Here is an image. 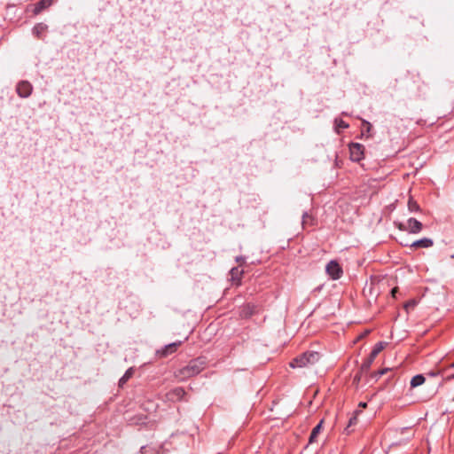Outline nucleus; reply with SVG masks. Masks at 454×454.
Returning <instances> with one entry per match:
<instances>
[{
  "mask_svg": "<svg viewBox=\"0 0 454 454\" xmlns=\"http://www.w3.org/2000/svg\"><path fill=\"white\" fill-rule=\"evenodd\" d=\"M205 364L206 362L201 357L193 359L187 365L178 370L177 372H176V377L180 380H185L203 371Z\"/></svg>",
  "mask_w": 454,
  "mask_h": 454,
  "instance_id": "f257e3e1",
  "label": "nucleus"
},
{
  "mask_svg": "<svg viewBox=\"0 0 454 454\" xmlns=\"http://www.w3.org/2000/svg\"><path fill=\"white\" fill-rule=\"evenodd\" d=\"M321 358V355L317 351H306L296 356L290 363L292 368H303L314 365Z\"/></svg>",
  "mask_w": 454,
  "mask_h": 454,
  "instance_id": "f03ea898",
  "label": "nucleus"
},
{
  "mask_svg": "<svg viewBox=\"0 0 454 454\" xmlns=\"http://www.w3.org/2000/svg\"><path fill=\"white\" fill-rule=\"evenodd\" d=\"M423 224L418 221L415 218H409L407 220V223H399L398 229L401 231H406L410 233L418 234L422 231Z\"/></svg>",
  "mask_w": 454,
  "mask_h": 454,
  "instance_id": "7ed1b4c3",
  "label": "nucleus"
},
{
  "mask_svg": "<svg viewBox=\"0 0 454 454\" xmlns=\"http://www.w3.org/2000/svg\"><path fill=\"white\" fill-rule=\"evenodd\" d=\"M385 342H378L374 348H372L369 357L363 363L362 370H368L376 358V356L383 350L385 348Z\"/></svg>",
  "mask_w": 454,
  "mask_h": 454,
  "instance_id": "20e7f679",
  "label": "nucleus"
},
{
  "mask_svg": "<svg viewBox=\"0 0 454 454\" xmlns=\"http://www.w3.org/2000/svg\"><path fill=\"white\" fill-rule=\"evenodd\" d=\"M33 91V86L28 81H20L16 86V92L22 98H28Z\"/></svg>",
  "mask_w": 454,
  "mask_h": 454,
  "instance_id": "39448f33",
  "label": "nucleus"
},
{
  "mask_svg": "<svg viewBox=\"0 0 454 454\" xmlns=\"http://www.w3.org/2000/svg\"><path fill=\"white\" fill-rule=\"evenodd\" d=\"M326 273L333 279H339L342 275V269L336 261H331L325 267Z\"/></svg>",
  "mask_w": 454,
  "mask_h": 454,
  "instance_id": "423d86ee",
  "label": "nucleus"
},
{
  "mask_svg": "<svg viewBox=\"0 0 454 454\" xmlns=\"http://www.w3.org/2000/svg\"><path fill=\"white\" fill-rule=\"evenodd\" d=\"M349 153L353 161H359L364 157V146L358 143H353L349 145Z\"/></svg>",
  "mask_w": 454,
  "mask_h": 454,
  "instance_id": "0eeeda50",
  "label": "nucleus"
},
{
  "mask_svg": "<svg viewBox=\"0 0 454 454\" xmlns=\"http://www.w3.org/2000/svg\"><path fill=\"white\" fill-rule=\"evenodd\" d=\"M181 342H173V343H170L168 345H166L165 348L160 350V351H158V353L160 355V356L162 357H165V356H168V355L174 353L176 351L178 346H180Z\"/></svg>",
  "mask_w": 454,
  "mask_h": 454,
  "instance_id": "6e6552de",
  "label": "nucleus"
},
{
  "mask_svg": "<svg viewBox=\"0 0 454 454\" xmlns=\"http://www.w3.org/2000/svg\"><path fill=\"white\" fill-rule=\"evenodd\" d=\"M434 245V241L429 238H423L421 239L416 240L412 242L411 245L413 248H419V247H431Z\"/></svg>",
  "mask_w": 454,
  "mask_h": 454,
  "instance_id": "1a4fd4ad",
  "label": "nucleus"
},
{
  "mask_svg": "<svg viewBox=\"0 0 454 454\" xmlns=\"http://www.w3.org/2000/svg\"><path fill=\"white\" fill-rule=\"evenodd\" d=\"M323 423H324V420H321L313 429H312V432L310 434V436H309V443H314L317 442V437L318 436V434H320L321 430H322V427H323Z\"/></svg>",
  "mask_w": 454,
  "mask_h": 454,
  "instance_id": "9d476101",
  "label": "nucleus"
},
{
  "mask_svg": "<svg viewBox=\"0 0 454 454\" xmlns=\"http://www.w3.org/2000/svg\"><path fill=\"white\" fill-rule=\"evenodd\" d=\"M53 0H40L34 8V14L40 13L43 10L51 5Z\"/></svg>",
  "mask_w": 454,
  "mask_h": 454,
  "instance_id": "9b49d317",
  "label": "nucleus"
},
{
  "mask_svg": "<svg viewBox=\"0 0 454 454\" xmlns=\"http://www.w3.org/2000/svg\"><path fill=\"white\" fill-rule=\"evenodd\" d=\"M425 382V377L422 374H418L412 377L411 380V387H417Z\"/></svg>",
  "mask_w": 454,
  "mask_h": 454,
  "instance_id": "f8f14e48",
  "label": "nucleus"
},
{
  "mask_svg": "<svg viewBox=\"0 0 454 454\" xmlns=\"http://www.w3.org/2000/svg\"><path fill=\"white\" fill-rule=\"evenodd\" d=\"M133 368L128 369L119 380V386L122 387L133 375Z\"/></svg>",
  "mask_w": 454,
  "mask_h": 454,
  "instance_id": "ddd939ff",
  "label": "nucleus"
},
{
  "mask_svg": "<svg viewBox=\"0 0 454 454\" xmlns=\"http://www.w3.org/2000/svg\"><path fill=\"white\" fill-rule=\"evenodd\" d=\"M46 28H47L46 25H44L43 23H39L34 27L33 34L39 38L41 36V35L44 33Z\"/></svg>",
  "mask_w": 454,
  "mask_h": 454,
  "instance_id": "4468645a",
  "label": "nucleus"
},
{
  "mask_svg": "<svg viewBox=\"0 0 454 454\" xmlns=\"http://www.w3.org/2000/svg\"><path fill=\"white\" fill-rule=\"evenodd\" d=\"M408 208L411 212H417L419 210V206L415 200L410 199L408 201Z\"/></svg>",
  "mask_w": 454,
  "mask_h": 454,
  "instance_id": "2eb2a0df",
  "label": "nucleus"
},
{
  "mask_svg": "<svg viewBox=\"0 0 454 454\" xmlns=\"http://www.w3.org/2000/svg\"><path fill=\"white\" fill-rule=\"evenodd\" d=\"M360 411H356L355 415L349 419L348 425L347 428L345 429L348 434H349L348 427H350L352 426H355L357 423V417L356 416H357V414Z\"/></svg>",
  "mask_w": 454,
  "mask_h": 454,
  "instance_id": "dca6fc26",
  "label": "nucleus"
},
{
  "mask_svg": "<svg viewBox=\"0 0 454 454\" xmlns=\"http://www.w3.org/2000/svg\"><path fill=\"white\" fill-rule=\"evenodd\" d=\"M184 394L185 392L182 387H176L173 390V395H175L177 399H181Z\"/></svg>",
  "mask_w": 454,
  "mask_h": 454,
  "instance_id": "f3484780",
  "label": "nucleus"
},
{
  "mask_svg": "<svg viewBox=\"0 0 454 454\" xmlns=\"http://www.w3.org/2000/svg\"><path fill=\"white\" fill-rule=\"evenodd\" d=\"M252 313H253V310H252V308L250 305H247V308H245L242 312V314L246 317L252 315Z\"/></svg>",
  "mask_w": 454,
  "mask_h": 454,
  "instance_id": "a211bd4d",
  "label": "nucleus"
},
{
  "mask_svg": "<svg viewBox=\"0 0 454 454\" xmlns=\"http://www.w3.org/2000/svg\"><path fill=\"white\" fill-rule=\"evenodd\" d=\"M416 304H417V302L414 300H411L405 303L404 308L406 309H409L410 308H414L416 306Z\"/></svg>",
  "mask_w": 454,
  "mask_h": 454,
  "instance_id": "6ab92c4d",
  "label": "nucleus"
},
{
  "mask_svg": "<svg viewBox=\"0 0 454 454\" xmlns=\"http://www.w3.org/2000/svg\"><path fill=\"white\" fill-rule=\"evenodd\" d=\"M336 123H337V126L341 129H346L348 127V125L342 120H340V121L336 120Z\"/></svg>",
  "mask_w": 454,
  "mask_h": 454,
  "instance_id": "aec40b11",
  "label": "nucleus"
},
{
  "mask_svg": "<svg viewBox=\"0 0 454 454\" xmlns=\"http://www.w3.org/2000/svg\"><path fill=\"white\" fill-rule=\"evenodd\" d=\"M309 215L307 213H304L302 215V224L304 225L306 223L307 218H309Z\"/></svg>",
  "mask_w": 454,
  "mask_h": 454,
  "instance_id": "412c9836",
  "label": "nucleus"
},
{
  "mask_svg": "<svg viewBox=\"0 0 454 454\" xmlns=\"http://www.w3.org/2000/svg\"><path fill=\"white\" fill-rule=\"evenodd\" d=\"M387 371V369H383V370H381V371H379V372H377L376 376H379V377H380V376L383 375Z\"/></svg>",
  "mask_w": 454,
  "mask_h": 454,
  "instance_id": "4be33fe9",
  "label": "nucleus"
},
{
  "mask_svg": "<svg viewBox=\"0 0 454 454\" xmlns=\"http://www.w3.org/2000/svg\"><path fill=\"white\" fill-rule=\"evenodd\" d=\"M364 125L367 127V130L371 128V123L369 121H364Z\"/></svg>",
  "mask_w": 454,
  "mask_h": 454,
  "instance_id": "5701e85b",
  "label": "nucleus"
},
{
  "mask_svg": "<svg viewBox=\"0 0 454 454\" xmlns=\"http://www.w3.org/2000/svg\"><path fill=\"white\" fill-rule=\"evenodd\" d=\"M396 292H397V288H396V287H395V288H393V289H392L391 294H392V296H393V297H395V293H396Z\"/></svg>",
  "mask_w": 454,
  "mask_h": 454,
  "instance_id": "b1692460",
  "label": "nucleus"
},
{
  "mask_svg": "<svg viewBox=\"0 0 454 454\" xmlns=\"http://www.w3.org/2000/svg\"><path fill=\"white\" fill-rule=\"evenodd\" d=\"M367 406L366 403H360L359 407L365 408Z\"/></svg>",
  "mask_w": 454,
  "mask_h": 454,
  "instance_id": "393cba45",
  "label": "nucleus"
},
{
  "mask_svg": "<svg viewBox=\"0 0 454 454\" xmlns=\"http://www.w3.org/2000/svg\"><path fill=\"white\" fill-rule=\"evenodd\" d=\"M234 272H238V269H237V268H233V269L231 270V274H232V276H234Z\"/></svg>",
  "mask_w": 454,
  "mask_h": 454,
  "instance_id": "a878e982",
  "label": "nucleus"
},
{
  "mask_svg": "<svg viewBox=\"0 0 454 454\" xmlns=\"http://www.w3.org/2000/svg\"><path fill=\"white\" fill-rule=\"evenodd\" d=\"M241 260H242L241 257L240 258L239 257L237 258V262H240Z\"/></svg>",
  "mask_w": 454,
  "mask_h": 454,
  "instance_id": "bb28decb",
  "label": "nucleus"
},
{
  "mask_svg": "<svg viewBox=\"0 0 454 454\" xmlns=\"http://www.w3.org/2000/svg\"><path fill=\"white\" fill-rule=\"evenodd\" d=\"M367 333H369V331L364 332V335H366Z\"/></svg>",
  "mask_w": 454,
  "mask_h": 454,
  "instance_id": "cd10ccee",
  "label": "nucleus"
},
{
  "mask_svg": "<svg viewBox=\"0 0 454 454\" xmlns=\"http://www.w3.org/2000/svg\"><path fill=\"white\" fill-rule=\"evenodd\" d=\"M367 333H369V331L364 332V335H366Z\"/></svg>",
  "mask_w": 454,
  "mask_h": 454,
  "instance_id": "c85d7f7f",
  "label": "nucleus"
},
{
  "mask_svg": "<svg viewBox=\"0 0 454 454\" xmlns=\"http://www.w3.org/2000/svg\"><path fill=\"white\" fill-rule=\"evenodd\" d=\"M367 333H369V331L364 332V335H366Z\"/></svg>",
  "mask_w": 454,
  "mask_h": 454,
  "instance_id": "c756f323",
  "label": "nucleus"
},
{
  "mask_svg": "<svg viewBox=\"0 0 454 454\" xmlns=\"http://www.w3.org/2000/svg\"><path fill=\"white\" fill-rule=\"evenodd\" d=\"M451 367H454V363L451 364Z\"/></svg>",
  "mask_w": 454,
  "mask_h": 454,
  "instance_id": "7c9ffc66",
  "label": "nucleus"
},
{
  "mask_svg": "<svg viewBox=\"0 0 454 454\" xmlns=\"http://www.w3.org/2000/svg\"><path fill=\"white\" fill-rule=\"evenodd\" d=\"M451 257L454 258V254Z\"/></svg>",
  "mask_w": 454,
  "mask_h": 454,
  "instance_id": "2f4dec72",
  "label": "nucleus"
}]
</instances>
